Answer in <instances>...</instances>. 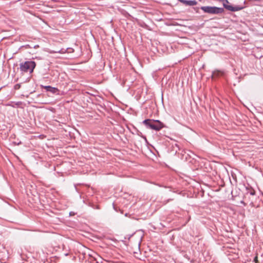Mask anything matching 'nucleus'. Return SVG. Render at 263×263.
<instances>
[{"label": "nucleus", "mask_w": 263, "mask_h": 263, "mask_svg": "<svg viewBox=\"0 0 263 263\" xmlns=\"http://www.w3.org/2000/svg\"><path fill=\"white\" fill-rule=\"evenodd\" d=\"M36 66V63L31 60L26 61H23L20 64V69L21 74L26 73H32Z\"/></svg>", "instance_id": "1"}, {"label": "nucleus", "mask_w": 263, "mask_h": 263, "mask_svg": "<svg viewBox=\"0 0 263 263\" xmlns=\"http://www.w3.org/2000/svg\"><path fill=\"white\" fill-rule=\"evenodd\" d=\"M143 124L145 125L147 128L159 131L163 127H165V125L158 120H152L147 119L143 121Z\"/></svg>", "instance_id": "2"}, {"label": "nucleus", "mask_w": 263, "mask_h": 263, "mask_svg": "<svg viewBox=\"0 0 263 263\" xmlns=\"http://www.w3.org/2000/svg\"><path fill=\"white\" fill-rule=\"evenodd\" d=\"M219 2H223V8L226 9L228 10L231 11L232 12L238 11L242 10L243 8V7L240 6H232L231 5H228L229 3L228 0H222L221 1H219Z\"/></svg>", "instance_id": "3"}, {"label": "nucleus", "mask_w": 263, "mask_h": 263, "mask_svg": "<svg viewBox=\"0 0 263 263\" xmlns=\"http://www.w3.org/2000/svg\"><path fill=\"white\" fill-rule=\"evenodd\" d=\"M41 87L42 88H44L47 91L50 92L52 94L55 95H59L60 94V90L58 89V88L52 87L51 86H43L41 85Z\"/></svg>", "instance_id": "4"}, {"label": "nucleus", "mask_w": 263, "mask_h": 263, "mask_svg": "<svg viewBox=\"0 0 263 263\" xmlns=\"http://www.w3.org/2000/svg\"><path fill=\"white\" fill-rule=\"evenodd\" d=\"M180 2L186 6H193L197 4V2L195 0H178Z\"/></svg>", "instance_id": "5"}, {"label": "nucleus", "mask_w": 263, "mask_h": 263, "mask_svg": "<svg viewBox=\"0 0 263 263\" xmlns=\"http://www.w3.org/2000/svg\"><path fill=\"white\" fill-rule=\"evenodd\" d=\"M224 12V9L223 8L217 7L216 6L212 7V10L211 14H218L222 13Z\"/></svg>", "instance_id": "6"}, {"label": "nucleus", "mask_w": 263, "mask_h": 263, "mask_svg": "<svg viewBox=\"0 0 263 263\" xmlns=\"http://www.w3.org/2000/svg\"><path fill=\"white\" fill-rule=\"evenodd\" d=\"M213 6H202L200 9L204 12L211 14Z\"/></svg>", "instance_id": "7"}, {"label": "nucleus", "mask_w": 263, "mask_h": 263, "mask_svg": "<svg viewBox=\"0 0 263 263\" xmlns=\"http://www.w3.org/2000/svg\"><path fill=\"white\" fill-rule=\"evenodd\" d=\"M246 189L247 190V194H249L252 196H254L255 195L256 192L251 186H246Z\"/></svg>", "instance_id": "8"}, {"label": "nucleus", "mask_w": 263, "mask_h": 263, "mask_svg": "<svg viewBox=\"0 0 263 263\" xmlns=\"http://www.w3.org/2000/svg\"><path fill=\"white\" fill-rule=\"evenodd\" d=\"M220 73H221V72L220 71H218V70L214 71L212 73V78H214L215 77H218L220 76Z\"/></svg>", "instance_id": "9"}, {"label": "nucleus", "mask_w": 263, "mask_h": 263, "mask_svg": "<svg viewBox=\"0 0 263 263\" xmlns=\"http://www.w3.org/2000/svg\"><path fill=\"white\" fill-rule=\"evenodd\" d=\"M173 200V198H168L166 200H164V201H162V202L163 204H166L167 202H168L170 201H172Z\"/></svg>", "instance_id": "10"}, {"label": "nucleus", "mask_w": 263, "mask_h": 263, "mask_svg": "<svg viewBox=\"0 0 263 263\" xmlns=\"http://www.w3.org/2000/svg\"><path fill=\"white\" fill-rule=\"evenodd\" d=\"M21 84H16L14 86V89L15 90H18L21 88Z\"/></svg>", "instance_id": "11"}, {"label": "nucleus", "mask_w": 263, "mask_h": 263, "mask_svg": "<svg viewBox=\"0 0 263 263\" xmlns=\"http://www.w3.org/2000/svg\"><path fill=\"white\" fill-rule=\"evenodd\" d=\"M23 47H24L25 49H28V48H32V47L31 45H28V44L25 45L23 46Z\"/></svg>", "instance_id": "12"}, {"label": "nucleus", "mask_w": 263, "mask_h": 263, "mask_svg": "<svg viewBox=\"0 0 263 263\" xmlns=\"http://www.w3.org/2000/svg\"><path fill=\"white\" fill-rule=\"evenodd\" d=\"M253 261H254V262H255V263H258V257L257 256H256L254 257Z\"/></svg>", "instance_id": "13"}, {"label": "nucleus", "mask_w": 263, "mask_h": 263, "mask_svg": "<svg viewBox=\"0 0 263 263\" xmlns=\"http://www.w3.org/2000/svg\"><path fill=\"white\" fill-rule=\"evenodd\" d=\"M39 47V45H34L33 47H32V48H37Z\"/></svg>", "instance_id": "14"}, {"label": "nucleus", "mask_w": 263, "mask_h": 263, "mask_svg": "<svg viewBox=\"0 0 263 263\" xmlns=\"http://www.w3.org/2000/svg\"><path fill=\"white\" fill-rule=\"evenodd\" d=\"M14 143L15 144H16V145H18L21 144L22 143V142H20L17 143V144L16 143V142H14Z\"/></svg>", "instance_id": "15"}, {"label": "nucleus", "mask_w": 263, "mask_h": 263, "mask_svg": "<svg viewBox=\"0 0 263 263\" xmlns=\"http://www.w3.org/2000/svg\"><path fill=\"white\" fill-rule=\"evenodd\" d=\"M142 137H143L145 140V141H147V139H146V138L145 136H142Z\"/></svg>", "instance_id": "16"}, {"label": "nucleus", "mask_w": 263, "mask_h": 263, "mask_svg": "<svg viewBox=\"0 0 263 263\" xmlns=\"http://www.w3.org/2000/svg\"><path fill=\"white\" fill-rule=\"evenodd\" d=\"M175 146L178 147V145L177 144H175Z\"/></svg>", "instance_id": "17"}, {"label": "nucleus", "mask_w": 263, "mask_h": 263, "mask_svg": "<svg viewBox=\"0 0 263 263\" xmlns=\"http://www.w3.org/2000/svg\"><path fill=\"white\" fill-rule=\"evenodd\" d=\"M68 255V253H66V254H65V256H67Z\"/></svg>", "instance_id": "18"}]
</instances>
